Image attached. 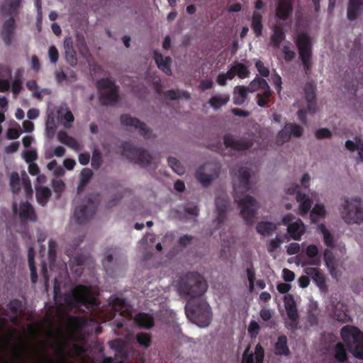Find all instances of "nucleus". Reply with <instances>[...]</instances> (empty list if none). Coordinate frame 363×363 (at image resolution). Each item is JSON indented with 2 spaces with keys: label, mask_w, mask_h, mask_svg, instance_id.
Listing matches in <instances>:
<instances>
[{
  "label": "nucleus",
  "mask_w": 363,
  "mask_h": 363,
  "mask_svg": "<svg viewBox=\"0 0 363 363\" xmlns=\"http://www.w3.org/2000/svg\"><path fill=\"white\" fill-rule=\"evenodd\" d=\"M250 177V169L241 167L239 169L238 183L233 185L234 199L241 208L240 214L247 225L254 223L259 208L257 201L252 196L245 195L251 189Z\"/></svg>",
  "instance_id": "obj_1"
},
{
  "label": "nucleus",
  "mask_w": 363,
  "mask_h": 363,
  "mask_svg": "<svg viewBox=\"0 0 363 363\" xmlns=\"http://www.w3.org/2000/svg\"><path fill=\"white\" fill-rule=\"evenodd\" d=\"M65 304L69 308L84 306L90 312L96 311L100 301L95 297L91 286L77 285L64 295Z\"/></svg>",
  "instance_id": "obj_2"
},
{
  "label": "nucleus",
  "mask_w": 363,
  "mask_h": 363,
  "mask_svg": "<svg viewBox=\"0 0 363 363\" xmlns=\"http://www.w3.org/2000/svg\"><path fill=\"white\" fill-rule=\"evenodd\" d=\"M208 289V284L203 277L196 272H187L178 280L177 290L182 296L194 300L202 296Z\"/></svg>",
  "instance_id": "obj_3"
},
{
  "label": "nucleus",
  "mask_w": 363,
  "mask_h": 363,
  "mask_svg": "<svg viewBox=\"0 0 363 363\" xmlns=\"http://www.w3.org/2000/svg\"><path fill=\"white\" fill-rule=\"evenodd\" d=\"M185 312L188 318L200 327H206L210 324L212 313L210 306L206 301L188 300Z\"/></svg>",
  "instance_id": "obj_4"
},
{
  "label": "nucleus",
  "mask_w": 363,
  "mask_h": 363,
  "mask_svg": "<svg viewBox=\"0 0 363 363\" xmlns=\"http://www.w3.org/2000/svg\"><path fill=\"white\" fill-rule=\"evenodd\" d=\"M340 335L349 351L363 359V333L355 326L345 325L341 329Z\"/></svg>",
  "instance_id": "obj_5"
},
{
  "label": "nucleus",
  "mask_w": 363,
  "mask_h": 363,
  "mask_svg": "<svg viewBox=\"0 0 363 363\" xmlns=\"http://www.w3.org/2000/svg\"><path fill=\"white\" fill-rule=\"evenodd\" d=\"M343 203L340 208L342 220L347 224H361L363 223V204L359 197H344Z\"/></svg>",
  "instance_id": "obj_6"
},
{
  "label": "nucleus",
  "mask_w": 363,
  "mask_h": 363,
  "mask_svg": "<svg viewBox=\"0 0 363 363\" xmlns=\"http://www.w3.org/2000/svg\"><path fill=\"white\" fill-rule=\"evenodd\" d=\"M96 86L100 91L99 99L101 104L113 106L119 101V87L112 79L101 78L97 80Z\"/></svg>",
  "instance_id": "obj_7"
},
{
  "label": "nucleus",
  "mask_w": 363,
  "mask_h": 363,
  "mask_svg": "<svg viewBox=\"0 0 363 363\" xmlns=\"http://www.w3.org/2000/svg\"><path fill=\"white\" fill-rule=\"evenodd\" d=\"M299 58L301 60L305 72L309 74L312 68L313 45L311 36L306 33H301L295 40Z\"/></svg>",
  "instance_id": "obj_8"
},
{
  "label": "nucleus",
  "mask_w": 363,
  "mask_h": 363,
  "mask_svg": "<svg viewBox=\"0 0 363 363\" xmlns=\"http://www.w3.org/2000/svg\"><path fill=\"white\" fill-rule=\"evenodd\" d=\"M99 198L98 194H91L86 199V203L77 207L74 213L75 221L78 224L86 223L95 214Z\"/></svg>",
  "instance_id": "obj_9"
},
{
  "label": "nucleus",
  "mask_w": 363,
  "mask_h": 363,
  "mask_svg": "<svg viewBox=\"0 0 363 363\" xmlns=\"http://www.w3.org/2000/svg\"><path fill=\"white\" fill-rule=\"evenodd\" d=\"M123 150V155L130 161L144 167L151 163L152 156L147 150L143 148H138L133 146L130 142H123L121 145Z\"/></svg>",
  "instance_id": "obj_10"
},
{
  "label": "nucleus",
  "mask_w": 363,
  "mask_h": 363,
  "mask_svg": "<svg viewBox=\"0 0 363 363\" xmlns=\"http://www.w3.org/2000/svg\"><path fill=\"white\" fill-rule=\"evenodd\" d=\"M223 143L227 148H231L237 151H245L252 147L254 141L252 139L245 137L237 139L233 135L226 133L223 136Z\"/></svg>",
  "instance_id": "obj_11"
},
{
  "label": "nucleus",
  "mask_w": 363,
  "mask_h": 363,
  "mask_svg": "<svg viewBox=\"0 0 363 363\" xmlns=\"http://www.w3.org/2000/svg\"><path fill=\"white\" fill-rule=\"evenodd\" d=\"M217 216L213 223H216L215 228L218 229L225 223L227 216L226 213L229 206V199L225 194L217 196L215 200Z\"/></svg>",
  "instance_id": "obj_12"
},
{
  "label": "nucleus",
  "mask_w": 363,
  "mask_h": 363,
  "mask_svg": "<svg viewBox=\"0 0 363 363\" xmlns=\"http://www.w3.org/2000/svg\"><path fill=\"white\" fill-rule=\"evenodd\" d=\"M121 123L125 126H133L139 130L141 135L145 138H150L152 135V130L138 118L132 117L129 114H123L121 116Z\"/></svg>",
  "instance_id": "obj_13"
},
{
  "label": "nucleus",
  "mask_w": 363,
  "mask_h": 363,
  "mask_svg": "<svg viewBox=\"0 0 363 363\" xmlns=\"http://www.w3.org/2000/svg\"><path fill=\"white\" fill-rule=\"evenodd\" d=\"M250 347H247L242 357L241 363H263L264 357V350L260 344H257L255 349V353H250Z\"/></svg>",
  "instance_id": "obj_14"
},
{
  "label": "nucleus",
  "mask_w": 363,
  "mask_h": 363,
  "mask_svg": "<svg viewBox=\"0 0 363 363\" xmlns=\"http://www.w3.org/2000/svg\"><path fill=\"white\" fill-rule=\"evenodd\" d=\"M316 86L313 82H308L304 86L305 99L307 101L308 111L310 113H315L317 109Z\"/></svg>",
  "instance_id": "obj_15"
},
{
  "label": "nucleus",
  "mask_w": 363,
  "mask_h": 363,
  "mask_svg": "<svg viewBox=\"0 0 363 363\" xmlns=\"http://www.w3.org/2000/svg\"><path fill=\"white\" fill-rule=\"evenodd\" d=\"M16 29V21L13 16H11L4 21L1 30V38L5 45H10Z\"/></svg>",
  "instance_id": "obj_16"
},
{
  "label": "nucleus",
  "mask_w": 363,
  "mask_h": 363,
  "mask_svg": "<svg viewBox=\"0 0 363 363\" xmlns=\"http://www.w3.org/2000/svg\"><path fill=\"white\" fill-rule=\"evenodd\" d=\"M304 272L321 291L327 289L325 277L319 268L306 267L304 269Z\"/></svg>",
  "instance_id": "obj_17"
},
{
  "label": "nucleus",
  "mask_w": 363,
  "mask_h": 363,
  "mask_svg": "<svg viewBox=\"0 0 363 363\" xmlns=\"http://www.w3.org/2000/svg\"><path fill=\"white\" fill-rule=\"evenodd\" d=\"M23 0H4L0 6V12L3 15L16 16L21 8Z\"/></svg>",
  "instance_id": "obj_18"
},
{
  "label": "nucleus",
  "mask_w": 363,
  "mask_h": 363,
  "mask_svg": "<svg viewBox=\"0 0 363 363\" xmlns=\"http://www.w3.org/2000/svg\"><path fill=\"white\" fill-rule=\"evenodd\" d=\"M154 60L159 69L162 71L167 75H172L171 64L172 60L171 57L167 56L164 57L160 52L155 50Z\"/></svg>",
  "instance_id": "obj_19"
},
{
  "label": "nucleus",
  "mask_w": 363,
  "mask_h": 363,
  "mask_svg": "<svg viewBox=\"0 0 363 363\" xmlns=\"http://www.w3.org/2000/svg\"><path fill=\"white\" fill-rule=\"evenodd\" d=\"M259 89L264 91V96H269L272 95V90L267 82L261 77H256L248 85L247 91L250 93L255 92Z\"/></svg>",
  "instance_id": "obj_20"
},
{
  "label": "nucleus",
  "mask_w": 363,
  "mask_h": 363,
  "mask_svg": "<svg viewBox=\"0 0 363 363\" xmlns=\"http://www.w3.org/2000/svg\"><path fill=\"white\" fill-rule=\"evenodd\" d=\"M306 255L310 259L308 261H303L301 266L315 265L320 266L321 263L320 256L318 254V248L315 245H309L306 249Z\"/></svg>",
  "instance_id": "obj_21"
},
{
  "label": "nucleus",
  "mask_w": 363,
  "mask_h": 363,
  "mask_svg": "<svg viewBox=\"0 0 363 363\" xmlns=\"http://www.w3.org/2000/svg\"><path fill=\"white\" fill-rule=\"evenodd\" d=\"M292 10V0H279L276 9V16L285 21L291 14Z\"/></svg>",
  "instance_id": "obj_22"
},
{
  "label": "nucleus",
  "mask_w": 363,
  "mask_h": 363,
  "mask_svg": "<svg viewBox=\"0 0 363 363\" xmlns=\"http://www.w3.org/2000/svg\"><path fill=\"white\" fill-rule=\"evenodd\" d=\"M363 11V0H349L347 17L350 21H355Z\"/></svg>",
  "instance_id": "obj_23"
},
{
  "label": "nucleus",
  "mask_w": 363,
  "mask_h": 363,
  "mask_svg": "<svg viewBox=\"0 0 363 363\" xmlns=\"http://www.w3.org/2000/svg\"><path fill=\"white\" fill-rule=\"evenodd\" d=\"M287 337L284 335L278 337L277 342L274 344V354L277 356H289L291 354L290 350L287 344Z\"/></svg>",
  "instance_id": "obj_24"
},
{
  "label": "nucleus",
  "mask_w": 363,
  "mask_h": 363,
  "mask_svg": "<svg viewBox=\"0 0 363 363\" xmlns=\"http://www.w3.org/2000/svg\"><path fill=\"white\" fill-rule=\"evenodd\" d=\"M19 216L22 221H35L37 219L35 211L32 205L28 201L21 204Z\"/></svg>",
  "instance_id": "obj_25"
},
{
  "label": "nucleus",
  "mask_w": 363,
  "mask_h": 363,
  "mask_svg": "<svg viewBox=\"0 0 363 363\" xmlns=\"http://www.w3.org/2000/svg\"><path fill=\"white\" fill-rule=\"evenodd\" d=\"M11 77V70L8 66L0 65V91L9 90V79Z\"/></svg>",
  "instance_id": "obj_26"
},
{
  "label": "nucleus",
  "mask_w": 363,
  "mask_h": 363,
  "mask_svg": "<svg viewBox=\"0 0 363 363\" xmlns=\"http://www.w3.org/2000/svg\"><path fill=\"white\" fill-rule=\"evenodd\" d=\"M296 201L300 203L299 214L301 216L306 215L311 208V199H309L306 194L302 193L301 191H298L296 195Z\"/></svg>",
  "instance_id": "obj_27"
},
{
  "label": "nucleus",
  "mask_w": 363,
  "mask_h": 363,
  "mask_svg": "<svg viewBox=\"0 0 363 363\" xmlns=\"http://www.w3.org/2000/svg\"><path fill=\"white\" fill-rule=\"evenodd\" d=\"M88 258V256L82 254L77 255L72 259L70 258L69 261L73 263L71 266V271L77 276H80L83 272L82 267L86 264Z\"/></svg>",
  "instance_id": "obj_28"
},
{
  "label": "nucleus",
  "mask_w": 363,
  "mask_h": 363,
  "mask_svg": "<svg viewBox=\"0 0 363 363\" xmlns=\"http://www.w3.org/2000/svg\"><path fill=\"white\" fill-rule=\"evenodd\" d=\"M287 232L290 237L295 240H300L304 233V225L301 220L289 225Z\"/></svg>",
  "instance_id": "obj_29"
},
{
  "label": "nucleus",
  "mask_w": 363,
  "mask_h": 363,
  "mask_svg": "<svg viewBox=\"0 0 363 363\" xmlns=\"http://www.w3.org/2000/svg\"><path fill=\"white\" fill-rule=\"evenodd\" d=\"M64 47L65 50V57L68 62L72 65L77 63V53L74 48L73 41L71 38H67L64 42Z\"/></svg>",
  "instance_id": "obj_30"
},
{
  "label": "nucleus",
  "mask_w": 363,
  "mask_h": 363,
  "mask_svg": "<svg viewBox=\"0 0 363 363\" xmlns=\"http://www.w3.org/2000/svg\"><path fill=\"white\" fill-rule=\"evenodd\" d=\"M229 101V94H217L212 96L208 100V104L215 111H218L221 106H225Z\"/></svg>",
  "instance_id": "obj_31"
},
{
  "label": "nucleus",
  "mask_w": 363,
  "mask_h": 363,
  "mask_svg": "<svg viewBox=\"0 0 363 363\" xmlns=\"http://www.w3.org/2000/svg\"><path fill=\"white\" fill-rule=\"evenodd\" d=\"M51 194V191L48 187L43 186L36 187V199L38 203L42 206H45L47 204Z\"/></svg>",
  "instance_id": "obj_32"
},
{
  "label": "nucleus",
  "mask_w": 363,
  "mask_h": 363,
  "mask_svg": "<svg viewBox=\"0 0 363 363\" xmlns=\"http://www.w3.org/2000/svg\"><path fill=\"white\" fill-rule=\"evenodd\" d=\"M251 27L257 37H259L262 34V16L258 11H255L252 17Z\"/></svg>",
  "instance_id": "obj_33"
},
{
  "label": "nucleus",
  "mask_w": 363,
  "mask_h": 363,
  "mask_svg": "<svg viewBox=\"0 0 363 363\" xmlns=\"http://www.w3.org/2000/svg\"><path fill=\"white\" fill-rule=\"evenodd\" d=\"M35 250L33 247H30L28 251V265L30 270V279L32 283L35 284L38 280L37 269L35 263Z\"/></svg>",
  "instance_id": "obj_34"
},
{
  "label": "nucleus",
  "mask_w": 363,
  "mask_h": 363,
  "mask_svg": "<svg viewBox=\"0 0 363 363\" xmlns=\"http://www.w3.org/2000/svg\"><path fill=\"white\" fill-rule=\"evenodd\" d=\"M87 324V319L79 316H70L68 319L69 326L76 332L82 331Z\"/></svg>",
  "instance_id": "obj_35"
},
{
  "label": "nucleus",
  "mask_w": 363,
  "mask_h": 363,
  "mask_svg": "<svg viewBox=\"0 0 363 363\" xmlns=\"http://www.w3.org/2000/svg\"><path fill=\"white\" fill-rule=\"evenodd\" d=\"M135 322L140 327L149 329L154 325L155 321L153 318L147 313H140L135 315Z\"/></svg>",
  "instance_id": "obj_36"
},
{
  "label": "nucleus",
  "mask_w": 363,
  "mask_h": 363,
  "mask_svg": "<svg viewBox=\"0 0 363 363\" xmlns=\"http://www.w3.org/2000/svg\"><path fill=\"white\" fill-rule=\"evenodd\" d=\"M277 225L269 221H260L257 224L256 230L258 233L262 235H269L270 233L276 230Z\"/></svg>",
  "instance_id": "obj_37"
},
{
  "label": "nucleus",
  "mask_w": 363,
  "mask_h": 363,
  "mask_svg": "<svg viewBox=\"0 0 363 363\" xmlns=\"http://www.w3.org/2000/svg\"><path fill=\"white\" fill-rule=\"evenodd\" d=\"M271 38L272 45L274 48H279L281 41L286 38V34L281 27L276 26Z\"/></svg>",
  "instance_id": "obj_38"
},
{
  "label": "nucleus",
  "mask_w": 363,
  "mask_h": 363,
  "mask_svg": "<svg viewBox=\"0 0 363 363\" xmlns=\"http://www.w3.org/2000/svg\"><path fill=\"white\" fill-rule=\"evenodd\" d=\"M285 308L287 315L291 321H296L298 318V314L296 308V303L292 297L290 299H285Z\"/></svg>",
  "instance_id": "obj_39"
},
{
  "label": "nucleus",
  "mask_w": 363,
  "mask_h": 363,
  "mask_svg": "<svg viewBox=\"0 0 363 363\" xmlns=\"http://www.w3.org/2000/svg\"><path fill=\"white\" fill-rule=\"evenodd\" d=\"M247 87L236 86L234 89L233 103L236 105H242L247 99Z\"/></svg>",
  "instance_id": "obj_40"
},
{
  "label": "nucleus",
  "mask_w": 363,
  "mask_h": 363,
  "mask_svg": "<svg viewBox=\"0 0 363 363\" xmlns=\"http://www.w3.org/2000/svg\"><path fill=\"white\" fill-rule=\"evenodd\" d=\"M58 140L63 144L67 145L68 147L77 150L79 148V143L77 140L69 136L66 132H60L58 134Z\"/></svg>",
  "instance_id": "obj_41"
},
{
  "label": "nucleus",
  "mask_w": 363,
  "mask_h": 363,
  "mask_svg": "<svg viewBox=\"0 0 363 363\" xmlns=\"http://www.w3.org/2000/svg\"><path fill=\"white\" fill-rule=\"evenodd\" d=\"M318 228L323 235V241L325 245L329 248H333L335 247L334 238L330 232L327 229L326 226L322 223L320 224Z\"/></svg>",
  "instance_id": "obj_42"
},
{
  "label": "nucleus",
  "mask_w": 363,
  "mask_h": 363,
  "mask_svg": "<svg viewBox=\"0 0 363 363\" xmlns=\"http://www.w3.org/2000/svg\"><path fill=\"white\" fill-rule=\"evenodd\" d=\"M233 68L236 76H238L240 79H245L248 77L250 74L248 67L241 62H235V64L233 65Z\"/></svg>",
  "instance_id": "obj_43"
},
{
  "label": "nucleus",
  "mask_w": 363,
  "mask_h": 363,
  "mask_svg": "<svg viewBox=\"0 0 363 363\" xmlns=\"http://www.w3.org/2000/svg\"><path fill=\"white\" fill-rule=\"evenodd\" d=\"M323 259L328 269L332 272L335 269V259L330 249H325L323 252Z\"/></svg>",
  "instance_id": "obj_44"
},
{
  "label": "nucleus",
  "mask_w": 363,
  "mask_h": 363,
  "mask_svg": "<svg viewBox=\"0 0 363 363\" xmlns=\"http://www.w3.org/2000/svg\"><path fill=\"white\" fill-rule=\"evenodd\" d=\"M335 358L340 362H346L347 360V354L341 342H338L335 346Z\"/></svg>",
  "instance_id": "obj_45"
},
{
  "label": "nucleus",
  "mask_w": 363,
  "mask_h": 363,
  "mask_svg": "<svg viewBox=\"0 0 363 363\" xmlns=\"http://www.w3.org/2000/svg\"><path fill=\"white\" fill-rule=\"evenodd\" d=\"M57 242L52 240H50L49 241L48 245V259L50 262V267L52 269V265L54 264L55 259H56V255H57Z\"/></svg>",
  "instance_id": "obj_46"
},
{
  "label": "nucleus",
  "mask_w": 363,
  "mask_h": 363,
  "mask_svg": "<svg viewBox=\"0 0 363 363\" xmlns=\"http://www.w3.org/2000/svg\"><path fill=\"white\" fill-rule=\"evenodd\" d=\"M93 176V172L89 168H84L80 174V182L78 189L83 188L90 181Z\"/></svg>",
  "instance_id": "obj_47"
},
{
  "label": "nucleus",
  "mask_w": 363,
  "mask_h": 363,
  "mask_svg": "<svg viewBox=\"0 0 363 363\" xmlns=\"http://www.w3.org/2000/svg\"><path fill=\"white\" fill-rule=\"evenodd\" d=\"M168 164L169 167L179 175L184 173V169L181 164V162L175 157H169L167 159Z\"/></svg>",
  "instance_id": "obj_48"
},
{
  "label": "nucleus",
  "mask_w": 363,
  "mask_h": 363,
  "mask_svg": "<svg viewBox=\"0 0 363 363\" xmlns=\"http://www.w3.org/2000/svg\"><path fill=\"white\" fill-rule=\"evenodd\" d=\"M291 133L289 130V126L287 124L285 125L284 128H282L277 135V143L283 144L286 142H288L291 138Z\"/></svg>",
  "instance_id": "obj_49"
},
{
  "label": "nucleus",
  "mask_w": 363,
  "mask_h": 363,
  "mask_svg": "<svg viewBox=\"0 0 363 363\" xmlns=\"http://www.w3.org/2000/svg\"><path fill=\"white\" fill-rule=\"evenodd\" d=\"M196 178L202 184L203 186H208L213 179L212 175L203 172L201 169H199L196 171Z\"/></svg>",
  "instance_id": "obj_50"
},
{
  "label": "nucleus",
  "mask_w": 363,
  "mask_h": 363,
  "mask_svg": "<svg viewBox=\"0 0 363 363\" xmlns=\"http://www.w3.org/2000/svg\"><path fill=\"white\" fill-rule=\"evenodd\" d=\"M184 211L185 213L193 216L194 218L198 217L199 214V208L197 204L193 202L186 203L184 206Z\"/></svg>",
  "instance_id": "obj_51"
},
{
  "label": "nucleus",
  "mask_w": 363,
  "mask_h": 363,
  "mask_svg": "<svg viewBox=\"0 0 363 363\" xmlns=\"http://www.w3.org/2000/svg\"><path fill=\"white\" fill-rule=\"evenodd\" d=\"M9 184L13 193L16 194L21 189L20 177L17 172H14L11 174Z\"/></svg>",
  "instance_id": "obj_52"
},
{
  "label": "nucleus",
  "mask_w": 363,
  "mask_h": 363,
  "mask_svg": "<svg viewBox=\"0 0 363 363\" xmlns=\"http://www.w3.org/2000/svg\"><path fill=\"white\" fill-rule=\"evenodd\" d=\"M7 307L13 315H17L21 311L22 303L20 300L14 298L9 301Z\"/></svg>",
  "instance_id": "obj_53"
},
{
  "label": "nucleus",
  "mask_w": 363,
  "mask_h": 363,
  "mask_svg": "<svg viewBox=\"0 0 363 363\" xmlns=\"http://www.w3.org/2000/svg\"><path fill=\"white\" fill-rule=\"evenodd\" d=\"M103 163L101 153L98 150H94L92 153L91 165L94 169L101 167Z\"/></svg>",
  "instance_id": "obj_54"
},
{
  "label": "nucleus",
  "mask_w": 363,
  "mask_h": 363,
  "mask_svg": "<svg viewBox=\"0 0 363 363\" xmlns=\"http://www.w3.org/2000/svg\"><path fill=\"white\" fill-rule=\"evenodd\" d=\"M109 345L111 349L114 350L118 354H125V343L121 339H116L109 342Z\"/></svg>",
  "instance_id": "obj_55"
},
{
  "label": "nucleus",
  "mask_w": 363,
  "mask_h": 363,
  "mask_svg": "<svg viewBox=\"0 0 363 363\" xmlns=\"http://www.w3.org/2000/svg\"><path fill=\"white\" fill-rule=\"evenodd\" d=\"M136 340L138 344L145 347L150 346L151 342V337L148 333H139L136 335Z\"/></svg>",
  "instance_id": "obj_56"
},
{
  "label": "nucleus",
  "mask_w": 363,
  "mask_h": 363,
  "mask_svg": "<svg viewBox=\"0 0 363 363\" xmlns=\"http://www.w3.org/2000/svg\"><path fill=\"white\" fill-rule=\"evenodd\" d=\"M125 300L121 298H114L113 300H111V304L112 305L113 308L116 312L122 313L123 311V308L125 307Z\"/></svg>",
  "instance_id": "obj_57"
},
{
  "label": "nucleus",
  "mask_w": 363,
  "mask_h": 363,
  "mask_svg": "<svg viewBox=\"0 0 363 363\" xmlns=\"http://www.w3.org/2000/svg\"><path fill=\"white\" fill-rule=\"evenodd\" d=\"M247 279L249 281L250 289L252 291L254 289L255 280V271L253 267L252 262H250V267L246 269Z\"/></svg>",
  "instance_id": "obj_58"
},
{
  "label": "nucleus",
  "mask_w": 363,
  "mask_h": 363,
  "mask_svg": "<svg viewBox=\"0 0 363 363\" xmlns=\"http://www.w3.org/2000/svg\"><path fill=\"white\" fill-rule=\"evenodd\" d=\"M289 126V130L291 133V136L294 135L296 138H299L303 135V128L300 125L296 123H286Z\"/></svg>",
  "instance_id": "obj_59"
},
{
  "label": "nucleus",
  "mask_w": 363,
  "mask_h": 363,
  "mask_svg": "<svg viewBox=\"0 0 363 363\" xmlns=\"http://www.w3.org/2000/svg\"><path fill=\"white\" fill-rule=\"evenodd\" d=\"M53 294L55 301L56 303L61 301L63 295L60 289V282L56 278L54 279Z\"/></svg>",
  "instance_id": "obj_60"
},
{
  "label": "nucleus",
  "mask_w": 363,
  "mask_h": 363,
  "mask_svg": "<svg viewBox=\"0 0 363 363\" xmlns=\"http://www.w3.org/2000/svg\"><path fill=\"white\" fill-rule=\"evenodd\" d=\"M283 242L281 238L279 236H277L274 239H272L269 241L267 245V251L269 253L274 252L277 249L280 247V245Z\"/></svg>",
  "instance_id": "obj_61"
},
{
  "label": "nucleus",
  "mask_w": 363,
  "mask_h": 363,
  "mask_svg": "<svg viewBox=\"0 0 363 363\" xmlns=\"http://www.w3.org/2000/svg\"><path fill=\"white\" fill-rule=\"evenodd\" d=\"M52 186L54 191L58 194V196H60L65 189V184L60 179H54L52 183Z\"/></svg>",
  "instance_id": "obj_62"
},
{
  "label": "nucleus",
  "mask_w": 363,
  "mask_h": 363,
  "mask_svg": "<svg viewBox=\"0 0 363 363\" xmlns=\"http://www.w3.org/2000/svg\"><path fill=\"white\" fill-rule=\"evenodd\" d=\"M255 67L259 72V74L262 77H268L269 76V69L268 67H265L264 63L261 60H257L255 62Z\"/></svg>",
  "instance_id": "obj_63"
},
{
  "label": "nucleus",
  "mask_w": 363,
  "mask_h": 363,
  "mask_svg": "<svg viewBox=\"0 0 363 363\" xmlns=\"http://www.w3.org/2000/svg\"><path fill=\"white\" fill-rule=\"evenodd\" d=\"M315 138L318 140H322L325 138H330L332 136L331 131L326 128H319L315 131Z\"/></svg>",
  "instance_id": "obj_64"
}]
</instances>
